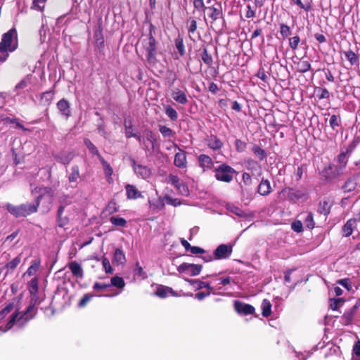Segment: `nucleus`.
<instances>
[{
    "label": "nucleus",
    "mask_w": 360,
    "mask_h": 360,
    "mask_svg": "<svg viewBox=\"0 0 360 360\" xmlns=\"http://www.w3.org/2000/svg\"><path fill=\"white\" fill-rule=\"evenodd\" d=\"M332 205L333 202L329 200L325 199L320 201L318 206V212L324 216H328L330 212Z\"/></svg>",
    "instance_id": "obj_24"
},
{
    "label": "nucleus",
    "mask_w": 360,
    "mask_h": 360,
    "mask_svg": "<svg viewBox=\"0 0 360 360\" xmlns=\"http://www.w3.org/2000/svg\"><path fill=\"white\" fill-rule=\"evenodd\" d=\"M280 33L282 38L285 39L291 34V29L288 25L281 23L280 24Z\"/></svg>",
    "instance_id": "obj_54"
},
{
    "label": "nucleus",
    "mask_w": 360,
    "mask_h": 360,
    "mask_svg": "<svg viewBox=\"0 0 360 360\" xmlns=\"http://www.w3.org/2000/svg\"><path fill=\"white\" fill-rule=\"evenodd\" d=\"M167 183L172 184L181 195H187L189 193L188 186L174 174H170L167 179Z\"/></svg>",
    "instance_id": "obj_9"
},
{
    "label": "nucleus",
    "mask_w": 360,
    "mask_h": 360,
    "mask_svg": "<svg viewBox=\"0 0 360 360\" xmlns=\"http://www.w3.org/2000/svg\"><path fill=\"white\" fill-rule=\"evenodd\" d=\"M22 319V314H20V308H17L15 311L11 315L8 321L5 326V330L11 329L17 321H20Z\"/></svg>",
    "instance_id": "obj_23"
},
{
    "label": "nucleus",
    "mask_w": 360,
    "mask_h": 360,
    "mask_svg": "<svg viewBox=\"0 0 360 360\" xmlns=\"http://www.w3.org/2000/svg\"><path fill=\"white\" fill-rule=\"evenodd\" d=\"M14 304L9 303L0 311V320L4 319L14 309Z\"/></svg>",
    "instance_id": "obj_59"
},
{
    "label": "nucleus",
    "mask_w": 360,
    "mask_h": 360,
    "mask_svg": "<svg viewBox=\"0 0 360 360\" xmlns=\"http://www.w3.org/2000/svg\"><path fill=\"white\" fill-rule=\"evenodd\" d=\"M155 27L150 25L149 32L145 38L142 39V45L146 51V59L148 63L155 64L157 62V41L153 36Z\"/></svg>",
    "instance_id": "obj_3"
},
{
    "label": "nucleus",
    "mask_w": 360,
    "mask_h": 360,
    "mask_svg": "<svg viewBox=\"0 0 360 360\" xmlns=\"http://www.w3.org/2000/svg\"><path fill=\"white\" fill-rule=\"evenodd\" d=\"M314 93L316 94L319 100L328 99L330 98V93L326 88L316 86L314 89Z\"/></svg>",
    "instance_id": "obj_41"
},
{
    "label": "nucleus",
    "mask_w": 360,
    "mask_h": 360,
    "mask_svg": "<svg viewBox=\"0 0 360 360\" xmlns=\"http://www.w3.org/2000/svg\"><path fill=\"white\" fill-rule=\"evenodd\" d=\"M65 210L64 205H60L57 211V224L59 227L63 228L69 224V218L66 216L63 217Z\"/></svg>",
    "instance_id": "obj_26"
},
{
    "label": "nucleus",
    "mask_w": 360,
    "mask_h": 360,
    "mask_svg": "<svg viewBox=\"0 0 360 360\" xmlns=\"http://www.w3.org/2000/svg\"><path fill=\"white\" fill-rule=\"evenodd\" d=\"M311 63L303 58L300 60L297 65V70L299 72L304 73L311 70Z\"/></svg>",
    "instance_id": "obj_40"
},
{
    "label": "nucleus",
    "mask_w": 360,
    "mask_h": 360,
    "mask_svg": "<svg viewBox=\"0 0 360 360\" xmlns=\"http://www.w3.org/2000/svg\"><path fill=\"white\" fill-rule=\"evenodd\" d=\"M198 160L200 167L202 168L203 171L212 168L214 162L209 155L205 154H200L198 156Z\"/></svg>",
    "instance_id": "obj_21"
},
{
    "label": "nucleus",
    "mask_w": 360,
    "mask_h": 360,
    "mask_svg": "<svg viewBox=\"0 0 360 360\" xmlns=\"http://www.w3.org/2000/svg\"><path fill=\"white\" fill-rule=\"evenodd\" d=\"M355 314L356 313L352 311L351 309H349V310L345 311V313L343 314V315L342 316V319L344 324L345 325L352 324Z\"/></svg>",
    "instance_id": "obj_50"
},
{
    "label": "nucleus",
    "mask_w": 360,
    "mask_h": 360,
    "mask_svg": "<svg viewBox=\"0 0 360 360\" xmlns=\"http://www.w3.org/2000/svg\"><path fill=\"white\" fill-rule=\"evenodd\" d=\"M157 141V137L152 130L146 129L143 131V150L146 152L150 151V150L154 151Z\"/></svg>",
    "instance_id": "obj_7"
},
{
    "label": "nucleus",
    "mask_w": 360,
    "mask_h": 360,
    "mask_svg": "<svg viewBox=\"0 0 360 360\" xmlns=\"http://www.w3.org/2000/svg\"><path fill=\"white\" fill-rule=\"evenodd\" d=\"M94 37L95 39L96 46L100 51L104 49V37L103 34L102 20L100 19L98 23V28L94 31Z\"/></svg>",
    "instance_id": "obj_13"
},
{
    "label": "nucleus",
    "mask_w": 360,
    "mask_h": 360,
    "mask_svg": "<svg viewBox=\"0 0 360 360\" xmlns=\"http://www.w3.org/2000/svg\"><path fill=\"white\" fill-rule=\"evenodd\" d=\"M174 45L177 49L179 56L183 57L186 54V47L184 42V38L181 35H178L174 39Z\"/></svg>",
    "instance_id": "obj_36"
},
{
    "label": "nucleus",
    "mask_w": 360,
    "mask_h": 360,
    "mask_svg": "<svg viewBox=\"0 0 360 360\" xmlns=\"http://www.w3.org/2000/svg\"><path fill=\"white\" fill-rule=\"evenodd\" d=\"M207 6L205 8L204 12L207 13L209 18L212 20V22L222 18V7L221 4L218 3L216 0H207Z\"/></svg>",
    "instance_id": "obj_5"
},
{
    "label": "nucleus",
    "mask_w": 360,
    "mask_h": 360,
    "mask_svg": "<svg viewBox=\"0 0 360 360\" xmlns=\"http://www.w3.org/2000/svg\"><path fill=\"white\" fill-rule=\"evenodd\" d=\"M46 1L47 0H33L32 8L39 11H43Z\"/></svg>",
    "instance_id": "obj_58"
},
{
    "label": "nucleus",
    "mask_w": 360,
    "mask_h": 360,
    "mask_svg": "<svg viewBox=\"0 0 360 360\" xmlns=\"http://www.w3.org/2000/svg\"><path fill=\"white\" fill-rule=\"evenodd\" d=\"M323 176L327 180H331L340 176L342 172L333 164H329L322 172Z\"/></svg>",
    "instance_id": "obj_14"
},
{
    "label": "nucleus",
    "mask_w": 360,
    "mask_h": 360,
    "mask_svg": "<svg viewBox=\"0 0 360 360\" xmlns=\"http://www.w3.org/2000/svg\"><path fill=\"white\" fill-rule=\"evenodd\" d=\"M356 187V182L355 179L349 178L342 186V189L345 192H351L355 190Z\"/></svg>",
    "instance_id": "obj_45"
},
{
    "label": "nucleus",
    "mask_w": 360,
    "mask_h": 360,
    "mask_svg": "<svg viewBox=\"0 0 360 360\" xmlns=\"http://www.w3.org/2000/svg\"><path fill=\"white\" fill-rule=\"evenodd\" d=\"M272 189L271 187L270 181L268 179H262L258 186L257 193L261 195H268Z\"/></svg>",
    "instance_id": "obj_22"
},
{
    "label": "nucleus",
    "mask_w": 360,
    "mask_h": 360,
    "mask_svg": "<svg viewBox=\"0 0 360 360\" xmlns=\"http://www.w3.org/2000/svg\"><path fill=\"white\" fill-rule=\"evenodd\" d=\"M356 219H349V220L347 221V222L342 229L344 236L349 237L352 235L354 226L356 225Z\"/></svg>",
    "instance_id": "obj_32"
},
{
    "label": "nucleus",
    "mask_w": 360,
    "mask_h": 360,
    "mask_svg": "<svg viewBox=\"0 0 360 360\" xmlns=\"http://www.w3.org/2000/svg\"><path fill=\"white\" fill-rule=\"evenodd\" d=\"M41 199V195L37 197L34 202L32 204H27L24 206V216L26 214H30L37 211V208L40 204Z\"/></svg>",
    "instance_id": "obj_29"
},
{
    "label": "nucleus",
    "mask_w": 360,
    "mask_h": 360,
    "mask_svg": "<svg viewBox=\"0 0 360 360\" xmlns=\"http://www.w3.org/2000/svg\"><path fill=\"white\" fill-rule=\"evenodd\" d=\"M131 165L134 173L139 177L146 179L151 175L150 169L145 165L137 164L135 160H131Z\"/></svg>",
    "instance_id": "obj_11"
},
{
    "label": "nucleus",
    "mask_w": 360,
    "mask_h": 360,
    "mask_svg": "<svg viewBox=\"0 0 360 360\" xmlns=\"http://www.w3.org/2000/svg\"><path fill=\"white\" fill-rule=\"evenodd\" d=\"M109 285L110 287L115 286L117 288L122 289L125 286V282L122 277L115 276L111 278Z\"/></svg>",
    "instance_id": "obj_42"
},
{
    "label": "nucleus",
    "mask_w": 360,
    "mask_h": 360,
    "mask_svg": "<svg viewBox=\"0 0 360 360\" xmlns=\"http://www.w3.org/2000/svg\"><path fill=\"white\" fill-rule=\"evenodd\" d=\"M40 266H41V259L39 258L34 259L32 262L31 265L29 266V268L26 271V272L24 273V276H36L35 274L39 271Z\"/></svg>",
    "instance_id": "obj_28"
},
{
    "label": "nucleus",
    "mask_w": 360,
    "mask_h": 360,
    "mask_svg": "<svg viewBox=\"0 0 360 360\" xmlns=\"http://www.w3.org/2000/svg\"><path fill=\"white\" fill-rule=\"evenodd\" d=\"M174 146L179 150V152L176 153L174 155V165L179 168H186L187 166L186 151L179 148L176 144H174Z\"/></svg>",
    "instance_id": "obj_15"
},
{
    "label": "nucleus",
    "mask_w": 360,
    "mask_h": 360,
    "mask_svg": "<svg viewBox=\"0 0 360 360\" xmlns=\"http://www.w3.org/2000/svg\"><path fill=\"white\" fill-rule=\"evenodd\" d=\"M165 114L170 118L172 121H176L178 119V112L171 105L165 106Z\"/></svg>",
    "instance_id": "obj_49"
},
{
    "label": "nucleus",
    "mask_w": 360,
    "mask_h": 360,
    "mask_svg": "<svg viewBox=\"0 0 360 360\" xmlns=\"http://www.w3.org/2000/svg\"><path fill=\"white\" fill-rule=\"evenodd\" d=\"M202 269V264H195L184 262L177 267V270L180 274L185 273L190 276H198Z\"/></svg>",
    "instance_id": "obj_8"
},
{
    "label": "nucleus",
    "mask_w": 360,
    "mask_h": 360,
    "mask_svg": "<svg viewBox=\"0 0 360 360\" xmlns=\"http://www.w3.org/2000/svg\"><path fill=\"white\" fill-rule=\"evenodd\" d=\"M18 48L17 32L13 28L4 33L0 42V61L4 62L8 52L14 51Z\"/></svg>",
    "instance_id": "obj_2"
},
{
    "label": "nucleus",
    "mask_w": 360,
    "mask_h": 360,
    "mask_svg": "<svg viewBox=\"0 0 360 360\" xmlns=\"http://www.w3.org/2000/svg\"><path fill=\"white\" fill-rule=\"evenodd\" d=\"M304 222L309 229H313L315 226V222L314 221V214L312 212L304 213Z\"/></svg>",
    "instance_id": "obj_48"
},
{
    "label": "nucleus",
    "mask_w": 360,
    "mask_h": 360,
    "mask_svg": "<svg viewBox=\"0 0 360 360\" xmlns=\"http://www.w3.org/2000/svg\"><path fill=\"white\" fill-rule=\"evenodd\" d=\"M159 131L165 138L173 137L175 134L174 131L167 126L160 125Z\"/></svg>",
    "instance_id": "obj_52"
},
{
    "label": "nucleus",
    "mask_w": 360,
    "mask_h": 360,
    "mask_svg": "<svg viewBox=\"0 0 360 360\" xmlns=\"http://www.w3.org/2000/svg\"><path fill=\"white\" fill-rule=\"evenodd\" d=\"M187 25H188V33L194 34L197 30L196 20L193 18H190L187 20Z\"/></svg>",
    "instance_id": "obj_62"
},
{
    "label": "nucleus",
    "mask_w": 360,
    "mask_h": 360,
    "mask_svg": "<svg viewBox=\"0 0 360 360\" xmlns=\"http://www.w3.org/2000/svg\"><path fill=\"white\" fill-rule=\"evenodd\" d=\"M167 290L168 287L160 285L157 288L155 295L160 298H165L169 295Z\"/></svg>",
    "instance_id": "obj_61"
},
{
    "label": "nucleus",
    "mask_w": 360,
    "mask_h": 360,
    "mask_svg": "<svg viewBox=\"0 0 360 360\" xmlns=\"http://www.w3.org/2000/svg\"><path fill=\"white\" fill-rule=\"evenodd\" d=\"M262 314L264 317H268L271 314V304L267 299L262 301Z\"/></svg>",
    "instance_id": "obj_44"
},
{
    "label": "nucleus",
    "mask_w": 360,
    "mask_h": 360,
    "mask_svg": "<svg viewBox=\"0 0 360 360\" xmlns=\"http://www.w3.org/2000/svg\"><path fill=\"white\" fill-rule=\"evenodd\" d=\"M300 42V38L298 35L289 38V46L293 51L297 49Z\"/></svg>",
    "instance_id": "obj_63"
},
{
    "label": "nucleus",
    "mask_w": 360,
    "mask_h": 360,
    "mask_svg": "<svg viewBox=\"0 0 360 360\" xmlns=\"http://www.w3.org/2000/svg\"><path fill=\"white\" fill-rule=\"evenodd\" d=\"M94 297V295L92 294H90V293H86L84 294L82 297L81 298V300H79V302H78V307L79 308H83L87 304L88 302L91 300V298Z\"/></svg>",
    "instance_id": "obj_57"
},
{
    "label": "nucleus",
    "mask_w": 360,
    "mask_h": 360,
    "mask_svg": "<svg viewBox=\"0 0 360 360\" xmlns=\"http://www.w3.org/2000/svg\"><path fill=\"white\" fill-rule=\"evenodd\" d=\"M113 261L118 264H122L125 262V261H126L125 255L121 249L117 248L115 250V253H114Z\"/></svg>",
    "instance_id": "obj_46"
},
{
    "label": "nucleus",
    "mask_w": 360,
    "mask_h": 360,
    "mask_svg": "<svg viewBox=\"0 0 360 360\" xmlns=\"http://www.w3.org/2000/svg\"><path fill=\"white\" fill-rule=\"evenodd\" d=\"M345 58L349 62L350 65H358L359 61V56L358 54L354 53L352 50L349 49L344 52Z\"/></svg>",
    "instance_id": "obj_35"
},
{
    "label": "nucleus",
    "mask_w": 360,
    "mask_h": 360,
    "mask_svg": "<svg viewBox=\"0 0 360 360\" xmlns=\"http://www.w3.org/2000/svg\"><path fill=\"white\" fill-rule=\"evenodd\" d=\"M200 58L202 62L208 67H211L213 64V58L209 53L207 46H202L200 49Z\"/></svg>",
    "instance_id": "obj_31"
},
{
    "label": "nucleus",
    "mask_w": 360,
    "mask_h": 360,
    "mask_svg": "<svg viewBox=\"0 0 360 360\" xmlns=\"http://www.w3.org/2000/svg\"><path fill=\"white\" fill-rule=\"evenodd\" d=\"M105 210L110 214L117 212L118 211V207L116 201L114 199L111 200L106 205Z\"/></svg>",
    "instance_id": "obj_56"
},
{
    "label": "nucleus",
    "mask_w": 360,
    "mask_h": 360,
    "mask_svg": "<svg viewBox=\"0 0 360 360\" xmlns=\"http://www.w3.org/2000/svg\"><path fill=\"white\" fill-rule=\"evenodd\" d=\"M101 262H102V265H103L105 272L106 274H112L114 270L110 265L109 259L105 257H103L101 258Z\"/></svg>",
    "instance_id": "obj_53"
},
{
    "label": "nucleus",
    "mask_w": 360,
    "mask_h": 360,
    "mask_svg": "<svg viewBox=\"0 0 360 360\" xmlns=\"http://www.w3.org/2000/svg\"><path fill=\"white\" fill-rule=\"evenodd\" d=\"M234 309L238 314L245 316L253 314L255 311V309L252 305L239 300L234 302Z\"/></svg>",
    "instance_id": "obj_12"
},
{
    "label": "nucleus",
    "mask_w": 360,
    "mask_h": 360,
    "mask_svg": "<svg viewBox=\"0 0 360 360\" xmlns=\"http://www.w3.org/2000/svg\"><path fill=\"white\" fill-rule=\"evenodd\" d=\"M20 261L21 259L20 256H18L11 262H8L5 266V269H6V274H8V273L12 272L20 263Z\"/></svg>",
    "instance_id": "obj_47"
},
{
    "label": "nucleus",
    "mask_w": 360,
    "mask_h": 360,
    "mask_svg": "<svg viewBox=\"0 0 360 360\" xmlns=\"http://www.w3.org/2000/svg\"><path fill=\"white\" fill-rule=\"evenodd\" d=\"M7 210L13 216L18 217L22 214V206H15L13 204L8 203L6 205Z\"/></svg>",
    "instance_id": "obj_43"
},
{
    "label": "nucleus",
    "mask_w": 360,
    "mask_h": 360,
    "mask_svg": "<svg viewBox=\"0 0 360 360\" xmlns=\"http://www.w3.org/2000/svg\"><path fill=\"white\" fill-rule=\"evenodd\" d=\"M233 252V246L230 244H221L214 251L215 260H221L229 258Z\"/></svg>",
    "instance_id": "obj_10"
},
{
    "label": "nucleus",
    "mask_w": 360,
    "mask_h": 360,
    "mask_svg": "<svg viewBox=\"0 0 360 360\" xmlns=\"http://www.w3.org/2000/svg\"><path fill=\"white\" fill-rule=\"evenodd\" d=\"M207 146L213 150H219L224 147V143L216 135L211 134L205 139Z\"/></svg>",
    "instance_id": "obj_18"
},
{
    "label": "nucleus",
    "mask_w": 360,
    "mask_h": 360,
    "mask_svg": "<svg viewBox=\"0 0 360 360\" xmlns=\"http://www.w3.org/2000/svg\"><path fill=\"white\" fill-rule=\"evenodd\" d=\"M127 198L129 200H136L138 198H143V195L138 188L131 184H127L125 186Z\"/></svg>",
    "instance_id": "obj_19"
},
{
    "label": "nucleus",
    "mask_w": 360,
    "mask_h": 360,
    "mask_svg": "<svg viewBox=\"0 0 360 360\" xmlns=\"http://www.w3.org/2000/svg\"><path fill=\"white\" fill-rule=\"evenodd\" d=\"M68 266L70 269L73 276L80 278L84 277L83 269L81 265L76 261L70 262L68 264Z\"/></svg>",
    "instance_id": "obj_25"
},
{
    "label": "nucleus",
    "mask_w": 360,
    "mask_h": 360,
    "mask_svg": "<svg viewBox=\"0 0 360 360\" xmlns=\"http://www.w3.org/2000/svg\"><path fill=\"white\" fill-rule=\"evenodd\" d=\"M185 281L190 283L192 285H194L196 287L198 290L202 289V288H207L210 290H212L213 288L210 286V284L207 282L201 281L198 279H189L186 278Z\"/></svg>",
    "instance_id": "obj_33"
},
{
    "label": "nucleus",
    "mask_w": 360,
    "mask_h": 360,
    "mask_svg": "<svg viewBox=\"0 0 360 360\" xmlns=\"http://www.w3.org/2000/svg\"><path fill=\"white\" fill-rule=\"evenodd\" d=\"M57 108L61 115H64L66 118L71 115L70 105L66 99H60L57 103Z\"/></svg>",
    "instance_id": "obj_20"
},
{
    "label": "nucleus",
    "mask_w": 360,
    "mask_h": 360,
    "mask_svg": "<svg viewBox=\"0 0 360 360\" xmlns=\"http://www.w3.org/2000/svg\"><path fill=\"white\" fill-rule=\"evenodd\" d=\"M84 143L86 146V147L88 148V150H89L90 153L91 155H96L98 157V160H100L101 158H103V156L99 153L96 146L91 142V141L90 139H89L87 138L84 139Z\"/></svg>",
    "instance_id": "obj_38"
},
{
    "label": "nucleus",
    "mask_w": 360,
    "mask_h": 360,
    "mask_svg": "<svg viewBox=\"0 0 360 360\" xmlns=\"http://www.w3.org/2000/svg\"><path fill=\"white\" fill-rule=\"evenodd\" d=\"M39 282L38 276H34L27 283V288L30 296V304L24 311V323L32 319L37 313V309L35 308L37 304H39L41 302L39 296Z\"/></svg>",
    "instance_id": "obj_1"
},
{
    "label": "nucleus",
    "mask_w": 360,
    "mask_h": 360,
    "mask_svg": "<svg viewBox=\"0 0 360 360\" xmlns=\"http://www.w3.org/2000/svg\"><path fill=\"white\" fill-rule=\"evenodd\" d=\"M356 147V142L353 141L346 148L345 150L342 151L336 158V161L338 165H336L342 172L347 167L348 162V158L353 153Z\"/></svg>",
    "instance_id": "obj_6"
},
{
    "label": "nucleus",
    "mask_w": 360,
    "mask_h": 360,
    "mask_svg": "<svg viewBox=\"0 0 360 360\" xmlns=\"http://www.w3.org/2000/svg\"><path fill=\"white\" fill-rule=\"evenodd\" d=\"M172 98L181 105H186L188 103V98L186 94L180 89L173 91L172 94Z\"/></svg>",
    "instance_id": "obj_30"
},
{
    "label": "nucleus",
    "mask_w": 360,
    "mask_h": 360,
    "mask_svg": "<svg viewBox=\"0 0 360 360\" xmlns=\"http://www.w3.org/2000/svg\"><path fill=\"white\" fill-rule=\"evenodd\" d=\"M73 158H74V155L72 153L61 154L60 155H57L55 157L56 160L58 162H60L64 165H69L70 163V162L72 160Z\"/></svg>",
    "instance_id": "obj_39"
},
{
    "label": "nucleus",
    "mask_w": 360,
    "mask_h": 360,
    "mask_svg": "<svg viewBox=\"0 0 360 360\" xmlns=\"http://www.w3.org/2000/svg\"><path fill=\"white\" fill-rule=\"evenodd\" d=\"M99 161L101 162V163L103 166V168L104 170V174H105V176L107 177V181L110 183V181L112 180V175L113 174V169H112V167L110 166V165L106 160H105V159L103 158H101L99 160Z\"/></svg>",
    "instance_id": "obj_34"
},
{
    "label": "nucleus",
    "mask_w": 360,
    "mask_h": 360,
    "mask_svg": "<svg viewBox=\"0 0 360 360\" xmlns=\"http://www.w3.org/2000/svg\"><path fill=\"white\" fill-rule=\"evenodd\" d=\"M110 221L115 226L124 227L127 225L126 219L118 216L111 217Z\"/></svg>",
    "instance_id": "obj_51"
},
{
    "label": "nucleus",
    "mask_w": 360,
    "mask_h": 360,
    "mask_svg": "<svg viewBox=\"0 0 360 360\" xmlns=\"http://www.w3.org/2000/svg\"><path fill=\"white\" fill-rule=\"evenodd\" d=\"M55 86H56V84H54L52 89L49 90V91H46L41 94V103L44 105L49 106L51 105V103L53 99L54 94H55V90H54Z\"/></svg>",
    "instance_id": "obj_27"
},
{
    "label": "nucleus",
    "mask_w": 360,
    "mask_h": 360,
    "mask_svg": "<svg viewBox=\"0 0 360 360\" xmlns=\"http://www.w3.org/2000/svg\"><path fill=\"white\" fill-rule=\"evenodd\" d=\"M214 177L219 181L230 183L233 179V174L236 171L226 163L220 165L214 169Z\"/></svg>",
    "instance_id": "obj_4"
},
{
    "label": "nucleus",
    "mask_w": 360,
    "mask_h": 360,
    "mask_svg": "<svg viewBox=\"0 0 360 360\" xmlns=\"http://www.w3.org/2000/svg\"><path fill=\"white\" fill-rule=\"evenodd\" d=\"M164 200L167 204L172 205L174 207H178L181 205V202L179 198H173L169 195L164 196Z\"/></svg>",
    "instance_id": "obj_55"
},
{
    "label": "nucleus",
    "mask_w": 360,
    "mask_h": 360,
    "mask_svg": "<svg viewBox=\"0 0 360 360\" xmlns=\"http://www.w3.org/2000/svg\"><path fill=\"white\" fill-rule=\"evenodd\" d=\"M252 152L253 154L259 159L260 161H263L266 159L267 154L264 149L262 148L257 144H255L252 148Z\"/></svg>",
    "instance_id": "obj_37"
},
{
    "label": "nucleus",
    "mask_w": 360,
    "mask_h": 360,
    "mask_svg": "<svg viewBox=\"0 0 360 360\" xmlns=\"http://www.w3.org/2000/svg\"><path fill=\"white\" fill-rule=\"evenodd\" d=\"M22 150V143L20 138H15L12 143V154L14 158L15 165L20 163V160L18 158V155H20Z\"/></svg>",
    "instance_id": "obj_16"
},
{
    "label": "nucleus",
    "mask_w": 360,
    "mask_h": 360,
    "mask_svg": "<svg viewBox=\"0 0 360 360\" xmlns=\"http://www.w3.org/2000/svg\"><path fill=\"white\" fill-rule=\"evenodd\" d=\"M245 164H246V168L250 170H252V169H260V166L259 165L258 162L252 159V158H250V159H248L246 161H245Z\"/></svg>",
    "instance_id": "obj_64"
},
{
    "label": "nucleus",
    "mask_w": 360,
    "mask_h": 360,
    "mask_svg": "<svg viewBox=\"0 0 360 360\" xmlns=\"http://www.w3.org/2000/svg\"><path fill=\"white\" fill-rule=\"evenodd\" d=\"M79 178V167L78 165H73L71 167L70 172L68 176V182L72 188H76L77 186V181Z\"/></svg>",
    "instance_id": "obj_17"
},
{
    "label": "nucleus",
    "mask_w": 360,
    "mask_h": 360,
    "mask_svg": "<svg viewBox=\"0 0 360 360\" xmlns=\"http://www.w3.org/2000/svg\"><path fill=\"white\" fill-rule=\"evenodd\" d=\"M330 127L335 130L336 127H340L341 124L340 119L336 115H332L329 120Z\"/></svg>",
    "instance_id": "obj_60"
}]
</instances>
